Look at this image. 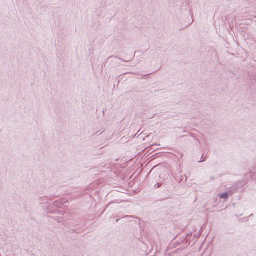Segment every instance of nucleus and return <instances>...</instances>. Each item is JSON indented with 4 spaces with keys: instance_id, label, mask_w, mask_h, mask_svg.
Returning a JSON list of instances; mask_svg holds the SVG:
<instances>
[{
    "instance_id": "obj_1",
    "label": "nucleus",
    "mask_w": 256,
    "mask_h": 256,
    "mask_svg": "<svg viewBox=\"0 0 256 256\" xmlns=\"http://www.w3.org/2000/svg\"><path fill=\"white\" fill-rule=\"evenodd\" d=\"M220 196L222 198L226 199L228 197V194L227 193H224L220 194Z\"/></svg>"
}]
</instances>
